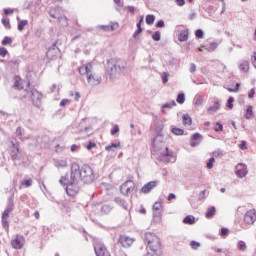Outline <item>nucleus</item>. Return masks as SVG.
Listing matches in <instances>:
<instances>
[{"mask_svg":"<svg viewBox=\"0 0 256 256\" xmlns=\"http://www.w3.org/2000/svg\"><path fill=\"white\" fill-rule=\"evenodd\" d=\"M79 181L84 183H93L95 181V173L91 166L84 164L82 167L77 163H72L70 168V179L62 176L59 180L60 185H66V193L70 197H74L79 193Z\"/></svg>","mask_w":256,"mask_h":256,"instance_id":"f257e3e1","label":"nucleus"},{"mask_svg":"<svg viewBox=\"0 0 256 256\" xmlns=\"http://www.w3.org/2000/svg\"><path fill=\"white\" fill-rule=\"evenodd\" d=\"M79 74L82 77H86L88 85L91 87H97V85H101V76L93 73V64L86 63L78 68Z\"/></svg>","mask_w":256,"mask_h":256,"instance_id":"f03ea898","label":"nucleus"},{"mask_svg":"<svg viewBox=\"0 0 256 256\" xmlns=\"http://www.w3.org/2000/svg\"><path fill=\"white\" fill-rule=\"evenodd\" d=\"M144 240L145 243H147V247H149L150 251H153V253H157V251L161 250V239H159L155 233L146 232Z\"/></svg>","mask_w":256,"mask_h":256,"instance_id":"7ed1b4c3","label":"nucleus"},{"mask_svg":"<svg viewBox=\"0 0 256 256\" xmlns=\"http://www.w3.org/2000/svg\"><path fill=\"white\" fill-rule=\"evenodd\" d=\"M49 15L50 17H52V19H57L58 23L62 27H67V25H69V22L67 21V17L61 15L60 7H51L49 9Z\"/></svg>","mask_w":256,"mask_h":256,"instance_id":"20e7f679","label":"nucleus"},{"mask_svg":"<svg viewBox=\"0 0 256 256\" xmlns=\"http://www.w3.org/2000/svg\"><path fill=\"white\" fill-rule=\"evenodd\" d=\"M8 151L12 161H17L19 159V154L21 153V146L16 139H12L10 141Z\"/></svg>","mask_w":256,"mask_h":256,"instance_id":"39448f33","label":"nucleus"},{"mask_svg":"<svg viewBox=\"0 0 256 256\" xmlns=\"http://www.w3.org/2000/svg\"><path fill=\"white\" fill-rule=\"evenodd\" d=\"M133 191H135V182L132 180H128L120 186V193L124 195V197H129Z\"/></svg>","mask_w":256,"mask_h":256,"instance_id":"423d86ee","label":"nucleus"},{"mask_svg":"<svg viewBox=\"0 0 256 256\" xmlns=\"http://www.w3.org/2000/svg\"><path fill=\"white\" fill-rule=\"evenodd\" d=\"M158 159L162 161V163H171L172 159H174L173 163H175V154L166 147L165 151L160 153Z\"/></svg>","mask_w":256,"mask_h":256,"instance_id":"0eeeda50","label":"nucleus"},{"mask_svg":"<svg viewBox=\"0 0 256 256\" xmlns=\"http://www.w3.org/2000/svg\"><path fill=\"white\" fill-rule=\"evenodd\" d=\"M59 55H61V50H59V47H57V42H55L46 52V57L47 59H50V61H53L57 59Z\"/></svg>","mask_w":256,"mask_h":256,"instance_id":"6e6552de","label":"nucleus"},{"mask_svg":"<svg viewBox=\"0 0 256 256\" xmlns=\"http://www.w3.org/2000/svg\"><path fill=\"white\" fill-rule=\"evenodd\" d=\"M247 173H249V171L247 170V165L240 163L235 167V175L239 179H243V177H247Z\"/></svg>","mask_w":256,"mask_h":256,"instance_id":"1a4fd4ad","label":"nucleus"},{"mask_svg":"<svg viewBox=\"0 0 256 256\" xmlns=\"http://www.w3.org/2000/svg\"><path fill=\"white\" fill-rule=\"evenodd\" d=\"M31 98L32 103L33 105H35V107H41V99H43V94H41V92L37 91L36 89H32Z\"/></svg>","mask_w":256,"mask_h":256,"instance_id":"9d476101","label":"nucleus"},{"mask_svg":"<svg viewBox=\"0 0 256 256\" xmlns=\"http://www.w3.org/2000/svg\"><path fill=\"white\" fill-rule=\"evenodd\" d=\"M11 245L13 249H23V245H25V237L16 235V237L12 239Z\"/></svg>","mask_w":256,"mask_h":256,"instance_id":"9b49d317","label":"nucleus"},{"mask_svg":"<svg viewBox=\"0 0 256 256\" xmlns=\"http://www.w3.org/2000/svg\"><path fill=\"white\" fill-rule=\"evenodd\" d=\"M157 185H159L158 181H150V182L144 184L140 191L144 195H147V194L151 193V191H153L155 189V187H157Z\"/></svg>","mask_w":256,"mask_h":256,"instance_id":"f8f14e48","label":"nucleus"},{"mask_svg":"<svg viewBox=\"0 0 256 256\" xmlns=\"http://www.w3.org/2000/svg\"><path fill=\"white\" fill-rule=\"evenodd\" d=\"M94 251L96 253V256H111V254H109V252L107 251L105 245L101 243L94 244Z\"/></svg>","mask_w":256,"mask_h":256,"instance_id":"ddd939ff","label":"nucleus"},{"mask_svg":"<svg viewBox=\"0 0 256 256\" xmlns=\"http://www.w3.org/2000/svg\"><path fill=\"white\" fill-rule=\"evenodd\" d=\"M244 221L247 223V225H253L256 221V211L255 209L249 210L245 216H244Z\"/></svg>","mask_w":256,"mask_h":256,"instance_id":"4468645a","label":"nucleus"},{"mask_svg":"<svg viewBox=\"0 0 256 256\" xmlns=\"http://www.w3.org/2000/svg\"><path fill=\"white\" fill-rule=\"evenodd\" d=\"M98 29H101L102 31H117V29H119V23L112 22L109 25H99Z\"/></svg>","mask_w":256,"mask_h":256,"instance_id":"2eb2a0df","label":"nucleus"},{"mask_svg":"<svg viewBox=\"0 0 256 256\" xmlns=\"http://www.w3.org/2000/svg\"><path fill=\"white\" fill-rule=\"evenodd\" d=\"M201 141H203V136L199 133H195L190 140V145L192 147H198V145H201Z\"/></svg>","mask_w":256,"mask_h":256,"instance_id":"dca6fc26","label":"nucleus"},{"mask_svg":"<svg viewBox=\"0 0 256 256\" xmlns=\"http://www.w3.org/2000/svg\"><path fill=\"white\" fill-rule=\"evenodd\" d=\"M117 73H119V72L117 71V66L115 65V60L108 61V75H110V77H115V75H117Z\"/></svg>","mask_w":256,"mask_h":256,"instance_id":"f3484780","label":"nucleus"},{"mask_svg":"<svg viewBox=\"0 0 256 256\" xmlns=\"http://www.w3.org/2000/svg\"><path fill=\"white\" fill-rule=\"evenodd\" d=\"M119 243L122 245V247H130L133 245V239L129 236H120Z\"/></svg>","mask_w":256,"mask_h":256,"instance_id":"a211bd4d","label":"nucleus"},{"mask_svg":"<svg viewBox=\"0 0 256 256\" xmlns=\"http://www.w3.org/2000/svg\"><path fill=\"white\" fill-rule=\"evenodd\" d=\"M161 209H163V203L155 202L153 205V217H161Z\"/></svg>","mask_w":256,"mask_h":256,"instance_id":"6ab92c4d","label":"nucleus"},{"mask_svg":"<svg viewBox=\"0 0 256 256\" xmlns=\"http://www.w3.org/2000/svg\"><path fill=\"white\" fill-rule=\"evenodd\" d=\"M114 201L117 205H119V207H122V209H124V211H128L129 210V203H127V201L121 197H116L114 198Z\"/></svg>","mask_w":256,"mask_h":256,"instance_id":"aec40b11","label":"nucleus"},{"mask_svg":"<svg viewBox=\"0 0 256 256\" xmlns=\"http://www.w3.org/2000/svg\"><path fill=\"white\" fill-rule=\"evenodd\" d=\"M114 63L118 73H123V71H125V68L127 67V62H125V60H114Z\"/></svg>","mask_w":256,"mask_h":256,"instance_id":"412c9836","label":"nucleus"},{"mask_svg":"<svg viewBox=\"0 0 256 256\" xmlns=\"http://www.w3.org/2000/svg\"><path fill=\"white\" fill-rule=\"evenodd\" d=\"M179 41L181 42H185L189 39V30L188 29H184L180 32L179 36H178Z\"/></svg>","mask_w":256,"mask_h":256,"instance_id":"4be33fe9","label":"nucleus"},{"mask_svg":"<svg viewBox=\"0 0 256 256\" xmlns=\"http://www.w3.org/2000/svg\"><path fill=\"white\" fill-rule=\"evenodd\" d=\"M14 208H15V203L13 202V199L10 198L8 201V205L3 213L6 215H9L13 211Z\"/></svg>","mask_w":256,"mask_h":256,"instance_id":"5701e85b","label":"nucleus"},{"mask_svg":"<svg viewBox=\"0 0 256 256\" xmlns=\"http://www.w3.org/2000/svg\"><path fill=\"white\" fill-rule=\"evenodd\" d=\"M182 123L185 126H187V125L191 126V125H193V119L191 118V116L189 114H184L182 116Z\"/></svg>","mask_w":256,"mask_h":256,"instance_id":"b1692460","label":"nucleus"},{"mask_svg":"<svg viewBox=\"0 0 256 256\" xmlns=\"http://www.w3.org/2000/svg\"><path fill=\"white\" fill-rule=\"evenodd\" d=\"M54 166L57 167V169L67 167V161L65 159H54Z\"/></svg>","mask_w":256,"mask_h":256,"instance_id":"393cba45","label":"nucleus"},{"mask_svg":"<svg viewBox=\"0 0 256 256\" xmlns=\"http://www.w3.org/2000/svg\"><path fill=\"white\" fill-rule=\"evenodd\" d=\"M219 109H221V104L219 103V101H216L214 102L213 106L208 107L207 111L208 113H217Z\"/></svg>","mask_w":256,"mask_h":256,"instance_id":"a878e982","label":"nucleus"},{"mask_svg":"<svg viewBox=\"0 0 256 256\" xmlns=\"http://www.w3.org/2000/svg\"><path fill=\"white\" fill-rule=\"evenodd\" d=\"M2 227L4 229H9V214L2 213Z\"/></svg>","mask_w":256,"mask_h":256,"instance_id":"bb28decb","label":"nucleus"},{"mask_svg":"<svg viewBox=\"0 0 256 256\" xmlns=\"http://www.w3.org/2000/svg\"><path fill=\"white\" fill-rule=\"evenodd\" d=\"M239 69H240V71H243V73H249V61H247V60L242 61L239 64Z\"/></svg>","mask_w":256,"mask_h":256,"instance_id":"cd10ccee","label":"nucleus"},{"mask_svg":"<svg viewBox=\"0 0 256 256\" xmlns=\"http://www.w3.org/2000/svg\"><path fill=\"white\" fill-rule=\"evenodd\" d=\"M216 211L217 209L215 208V206L208 208L207 212L205 213L206 219H213V215H215Z\"/></svg>","mask_w":256,"mask_h":256,"instance_id":"c85d7f7f","label":"nucleus"},{"mask_svg":"<svg viewBox=\"0 0 256 256\" xmlns=\"http://www.w3.org/2000/svg\"><path fill=\"white\" fill-rule=\"evenodd\" d=\"M143 23V17L139 20V22L136 24L137 30L134 32L133 37L137 38V36L143 32V28H141V24Z\"/></svg>","mask_w":256,"mask_h":256,"instance_id":"c756f323","label":"nucleus"},{"mask_svg":"<svg viewBox=\"0 0 256 256\" xmlns=\"http://www.w3.org/2000/svg\"><path fill=\"white\" fill-rule=\"evenodd\" d=\"M185 225H193L195 223V216L188 215L183 219Z\"/></svg>","mask_w":256,"mask_h":256,"instance_id":"7c9ffc66","label":"nucleus"},{"mask_svg":"<svg viewBox=\"0 0 256 256\" xmlns=\"http://www.w3.org/2000/svg\"><path fill=\"white\" fill-rule=\"evenodd\" d=\"M253 117H255V115L253 114V106H248L246 109L245 118L253 119Z\"/></svg>","mask_w":256,"mask_h":256,"instance_id":"2f4dec72","label":"nucleus"},{"mask_svg":"<svg viewBox=\"0 0 256 256\" xmlns=\"http://www.w3.org/2000/svg\"><path fill=\"white\" fill-rule=\"evenodd\" d=\"M27 25H29V21H27V20H20L18 22V31H23V29H25V27H27Z\"/></svg>","mask_w":256,"mask_h":256,"instance_id":"473e14b6","label":"nucleus"},{"mask_svg":"<svg viewBox=\"0 0 256 256\" xmlns=\"http://www.w3.org/2000/svg\"><path fill=\"white\" fill-rule=\"evenodd\" d=\"M147 25H153L155 23V15L148 14L146 16Z\"/></svg>","mask_w":256,"mask_h":256,"instance_id":"72a5a7b5","label":"nucleus"},{"mask_svg":"<svg viewBox=\"0 0 256 256\" xmlns=\"http://www.w3.org/2000/svg\"><path fill=\"white\" fill-rule=\"evenodd\" d=\"M117 147H121V142L112 143L111 145L106 146L105 151H111V149H117Z\"/></svg>","mask_w":256,"mask_h":256,"instance_id":"f704fd0d","label":"nucleus"},{"mask_svg":"<svg viewBox=\"0 0 256 256\" xmlns=\"http://www.w3.org/2000/svg\"><path fill=\"white\" fill-rule=\"evenodd\" d=\"M237 247L239 251H245L247 249V244L243 240L238 241Z\"/></svg>","mask_w":256,"mask_h":256,"instance_id":"c9c22d12","label":"nucleus"},{"mask_svg":"<svg viewBox=\"0 0 256 256\" xmlns=\"http://www.w3.org/2000/svg\"><path fill=\"white\" fill-rule=\"evenodd\" d=\"M11 43H13V39H11V37L9 36L4 37V39L2 40V45L4 47H7V45H11Z\"/></svg>","mask_w":256,"mask_h":256,"instance_id":"e433bc0d","label":"nucleus"},{"mask_svg":"<svg viewBox=\"0 0 256 256\" xmlns=\"http://www.w3.org/2000/svg\"><path fill=\"white\" fill-rule=\"evenodd\" d=\"M177 106V102H175V100H173L172 102L170 103H166L162 106V109H171L173 107H176Z\"/></svg>","mask_w":256,"mask_h":256,"instance_id":"4c0bfd02","label":"nucleus"},{"mask_svg":"<svg viewBox=\"0 0 256 256\" xmlns=\"http://www.w3.org/2000/svg\"><path fill=\"white\" fill-rule=\"evenodd\" d=\"M176 101L180 105H183V103H185V94L184 93L178 94Z\"/></svg>","mask_w":256,"mask_h":256,"instance_id":"58836bf2","label":"nucleus"},{"mask_svg":"<svg viewBox=\"0 0 256 256\" xmlns=\"http://www.w3.org/2000/svg\"><path fill=\"white\" fill-rule=\"evenodd\" d=\"M171 132L174 135H183L185 133V130L176 127V128H172Z\"/></svg>","mask_w":256,"mask_h":256,"instance_id":"ea45409f","label":"nucleus"},{"mask_svg":"<svg viewBox=\"0 0 256 256\" xmlns=\"http://www.w3.org/2000/svg\"><path fill=\"white\" fill-rule=\"evenodd\" d=\"M218 44L217 42H212L208 47H206V49L211 53L213 51H215V49H217Z\"/></svg>","mask_w":256,"mask_h":256,"instance_id":"a19ab883","label":"nucleus"},{"mask_svg":"<svg viewBox=\"0 0 256 256\" xmlns=\"http://www.w3.org/2000/svg\"><path fill=\"white\" fill-rule=\"evenodd\" d=\"M152 39L154 41H161V32L156 31L152 34Z\"/></svg>","mask_w":256,"mask_h":256,"instance_id":"79ce46f5","label":"nucleus"},{"mask_svg":"<svg viewBox=\"0 0 256 256\" xmlns=\"http://www.w3.org/2000/svg\"><path fill=\"white\" fill-rule=\"evenodd\" d=\"M204 35H205V32H203V30H201V29H198L195 31V36L198 39H203Z\"/></svg>","mask_w":256,"mask_h":256,"instance_id":"37998d69","label":"nucleus"},{"mask_svg":"<svg viewBox=\"0 0 256 256\" xmlns=\"http://www.w3.org/2000/svg\"><path fill=\"white\" fill-rule=\"evenodd\" d=\"M168 81H169V72H164V73L162 74V82H163L164 85H165V83H168Z\"/></svg>","mask_w":256,"mask_h":256,"instance_id":"c03bdc74","label":"nucleus"},{"mask_svg":"<svg viewBox=\"0 0 256 256\" xmlns=\"http://www.w3.org/2000/svg\"><path fill=\"white\" fill-rule=\"evenodd\" d=\"M234 101H235V98H233V97L228 98V100H227L228 109H233V102Z\"/></svg>","mask_w":256,"mask_h":256,"instance_id":"a18cd8bd","label":"nucleus"},{"mask_svg":"<svg viewBox=\"0 0 256 256\" xmlns=\"http://www.w3.org/2000/svg\"><path fill=\"white\" fill-rule=\"evenodd\" d=\"M214 131H216V133H219V131H223V124L217 122L216 126L214 127Z\"/></svg>","mask_w":256,"mask_h":256,"instance_id":"49530a36","label":"nucleus"},{"mask_svg":"<svg viewBox=\"0 0 256 256\" xmlns=\"http://www.w3.org/2000/svg\"><path fill=\"white\" fill-rule=\"evenodd\" d=\"M240 88H241V84L237 83L236 88H228V91L230 93H237V91H239Z\"/></svg>","mask_w":256,"mask_h":256,"instance_id":"de8ad7c7","label":"nucleus"},{"mask_svg":"<svg viewBox=\"0 0 256 256\" xmlns=\"http://www.w3.org/2000/svg\"><path fill=\"white\" fill-rule=\"evenodd\" d=\"M195 105H196L197 107L203 105V96H199L198 98H196V100H195Z\"/></svg>","mask_w":256,"mask_h":256,"instance_id":"09e8293b","label":"nucleus"},{"mask_svg":"<svg viewBox=\"0 0 256 256\" xmlns=\"http://www.w3.org/2000/svg\"><path fill=\"white\" fill-rule=\"evenodd\" d=\"M16 135L19 137V139H23V128L18 127L16 129Z\"/></svg>","mask_w":256,"mask_h":256,"instance_id":"8fccbe9b","label":"nucleus"},{"mask_svg":"<svg viewBox=\"0 0 256 256\" xmlns=\"http://www.w3.org/2000/svg\"><path fill=\"white\" fill-rule=\"evenodd\" d=\"M22 185H24L25 187H31V185H33V180H31V179L24 180L22 182Z\"/></svg>","mask_w":256,"mask_h":256,"instance_id":"3c124183","label":"nucleus"},{"mask_svg":"<svg viewBox=\"0 0 256 256\" xmlns=\"http://www.w3.org/2000/svg\"><path fill=\"white\" fill-rule=\"evenodd\" d=\"M221 237H227L229 235V229L227 228H222L220 232Z\"/></svg>","mask_w":256,"mask_h":256,"instance_id":"603ef678","label":"nucleus"},{"mask_svg":"<svg viewBox=\"0 0 256 256\" xmlns=\"http://www.w3.org/2000/svg\"><path fill=\"white\" fill-rule=\"evenodd\" d=\"M213 163H215V158H210L208 163H207V168L208 169H213Z\"/></svg>","mask_w":256,"mask_h":256,"instance_id":"864d4df0","label":"nucleus"},{"mask_svg":"<svg viewBox=\"0 0 256 256\" xmlns=\"http://www.w3.org/2000/svg\"><path fill=\"white\" fill-rule=\"evenodd\" d=\"M7 49L0 47V57H7Z\"/></svg>","mask_w":256,"mask_h":256,"instance_id":"5fc2aeb1","label":"nucleus"},{"mask_svg":"<svg viewBox=\"0 0 256 256\" xmlns=\"http://www.w3.org/2000/svg\"><path fill=\"white\" fill-rule=\"evenodd\" d=\"M71 101L69 99H62L60 101V107H65V105H69Z\"/></svg>","mask_w":256,"mask_h":256,"instance_id":"6e6d98bb","label":"nucleus"},{"mask_svg":"<svg viewBox=\"0 0 256 256\" xmlns=\"http://www.w3.org/2000/svg\"><path fill=\"white\" fill-rule=\"evenodd\" d=\"M119 133V125H114V128L111 130V135H117Z\"/></svg>","mask_w":256,"mask_h":256,"instance_id":"4d7b16f0","label":"nucleus"},{"mask_svg":"<svg viewBox=\"0 0 256 256\" xmlns=\"http://www.w3.org/2000/svg\"><path fill=\"white\" fill-rule=\"evenodd\" d=\"M1 22L4 25V27H11L9 19L2 18Z\"/></svg>","mask_w":256,"mask_h":256,"instance_id":"13d9d810","label":"nucleus"},{"mask_svg":"<svg viewBox=\"0 0 256 256\" xmlns=\"http://www.w3.org/2000/svg\"><path fill=\"white\" fill-rule=\"evenodd\" d=\"M190 245H191L192 249H199V247H200V244L197 241H192L190 243Z\"/></svg>","mask_w":256,"mask_h":256,"instance_id":"bf43d9fd","label":"nucleus"},{"mask_svg":"<svg viewBox=\"0 0 256 256\" xmlns=\"http://www.w3.org/2000/svg\"><path fill=\"white\" fill-rule=\"evenodd\" d=\"M14 12H15V10H13L11 8H5L4 9V14L5 15H13Z\"/></svg>","mask_w":256,"mask_h":256,"instance_id":"052dcab7","label":"nucleus"},{"mask_svg":"<svg viewBox=\"0 0 256 256\" xmlns=\"http://www.w3.org/2000/svg\"><path fill=\"white\" fill-rule=\"evenodd\" d=\"M93 147H97V144H95V142H89L88 145L86 146V149H88V151H91V149H93Z\"/></svg>","mask_w":256,"mask_h":256,"instance_id":"680f3d73","label":"nucleus"},{"mask_svg":"<svg viewBox=\"0 0 256 256\" xmlns=\"http://www.w3.org/2000/svg\"><path fill=\"white\" fill-rule=\"evenodd\" d=\"M156 27H157L158 29L165 27V22H164L163 20H159V21L156 23Z\"/></svg>","mask_w":256,"mask_h":256,"instance_id":"e2e57ef3","label":"nucleus"},{"mask_svg":"<svg viewBox=\"0 0 256 256\" xmlns=\"http://www.w3.org/2000/svg\"><path fill=\"white\" fill-rule=\"evenodd\" d=\"M197 71V65L195 63L190 64V73H195Z\"/></svg>","mask_w":256,"mask_h":256,"instance_id":"0e129e2a","label":"nucleus"},{"mask_svg":"<svg viewBox=\"0 0 256 256\" xmlns=\"http://www.w3.org/2000/svg\"><path fill=\"white\" fill-rule=\"evenodd\" d=\"M251 61H252L253 67L256 68V52H254L253 55L251 56Z\"/></svg>","mask_w":256,"mask_h":256,"instance_id":"69168bd1","label":"nucleus"},{"mask_svg":"<svg viewBox=\"0 0 256 256\" xmlns=\"http://www.w3.org/2000/svg\"><path fill=\"white\" fill-rule=\"evenodd\" d=\"M175 3L178 7H183L185 5V0H175Z\"/></svg>","mask_w":256,"mask_h":256,"instance_id":"338daca9","label":"nucleus"},{"mask_svg":"<svg viewBox=\"0 0 256 256\" xmlns=\"http://www.w3.org/2000/svg\"><path fill=\"white\" fill-rule=\"evenodd\" d=\"M114 3L117 5V7H119V9H121V7H123V1H121V0H114Z\"/></svg>","mask_w":256,"mask_h":256,"instance_id":"774afa93","label":"nucleus"}]
</instances>
